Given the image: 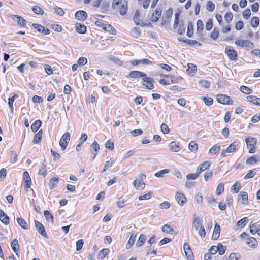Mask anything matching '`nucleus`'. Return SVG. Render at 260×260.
Masks as SVG:
<instances>
[{"mask_svg":"<svg viewBox=\"0 0 260 260\" xmlns=\"http://www.w3.org/2000/svg\"><path fill=\"white\" fill-rule=\"evenodd\" d=\"M239 196H240L242 200V204L244 205H247L248 203L247 193L245 191H242L240 193Z\"/></svg>","mask_w":260,"mask_h":260,"instance_id":"obj_30","label":"nucleus"},{"mask_svg":"<svg viewBox=\"0 0 260 260\" xmlns=\"http://www.w3.org/2000/svg\"><path fill=\"white\" fill-rule=\"evenodd\" d=\"M33 12L38 15H42L44 13L43 10L39 6H35L32 8Z\"/></svg>","mask_w":260,"mask_h":260,"instance_id":"obj_51","label":"nucleus"},{"mask_svg":"<svg viewBox=\"0 0 260 260\" xmlns=\"http://www.w3.org/2000/svg\"><path fill=\"white\" fill-rule=\"evenodd\" d=\"M241 188V185L238 182H235L232 187V191L234 190V192L237 193L239 192V190Z\"/></svg>","mask_w":260,"mask_h":260,"instance_id":"obj_61","label":"nucleus"},{"mask_svg":"<svg viewBox=\"0 0 260 260\" xmlns=\"http://www.w3.org/2000/svg\"><path fill=\"white\" fill-rule=\"evenodd\" d=\"M203 100L204 102H205V104L208 106L212 105V104L213 103V99L210 97H208V98L203 97Z\"/></svg>","mask_w":260,"mask_h":260,"instance_id":"obj_59","label":"nucleus"},{"mask_svg":"<svg viewBox=\"0 0 260 260\" xmlns=\"http://www.w3.org/2000/svg\"><path fill=\"white\" fill-rule=\"evenodd\" d=\"M12 17L13 20L15 19H17V23L19 25H20L21 26L25 27L26 24V22L25 20L22 17L19 16L18 15H13L12 16Z\"/></svg>","mask_w":260,"mask_h":260,"instance_id":"obj_17","label":"nucleus"},{"mask_svg":"<svg viewBox=\"0 0 260 260\" xmlns=\"http://www.w3.org/2000/svg\"><path fill=\"white\" fill-rule=\"evenodd\" d=\"M53 9L54 10V12L56 13L57 14H58L59 16H62L64 13V11L61 8L56 7H54Z\"/></svg>","mask_w":260,"mask_h":260,"instance_id":"obj_63","label":"nucleus"},{"mask_svg":"<svg viewBox=\"0 0 260 260\" xmlns=\"http://www.w3.org/2000/svg\"><path fill=\"white\" fill-rule=\"evenodd\" d=\"M152 194L150 192H148L144 195L140 196L139 197V200L140 201L144 200H148L151 198Z\"/></svg>","mask_w":260,"mask_h":260,"instance_id":"obj_62","label":"nucleus"},{"mask_svg":"<svg viewBox=\"0 0 260 260\" xmlns=\"http://www.w3.org/2000/svg\"><path fill=\"white\" fill-rule=\"evenodd\" d=\"M240 90L241 92L246 94H250L252 92V90L250 88L244 85L240 87Z\"/></svg>","mask_w":260,"mask_h":260,"instance_id":"obj_47","label":"nucleus"},{"mask_svg":"<svg viewBox=\"0 0 260 260\" xmlns=\"http://www.w3.org/2000/svg\"><path fill=\"white\" fill-rule=\"evenodd\" d=\"M193 34V25L192 23L189 22L188 24L187 36L188 37H191Z\"/></svg>","mask_w":260,"mask_h":260,"instance_id":"obj_45","label":"nucleus"},{"mask_svg":"<svg viewBox=\"0 0 260 260\" xmlns=\"http://www.w3.org/2000/svg\"><path fill=\"white\" fill-rule=\"evenodd\" d=\"M75 28L77 32L81 34H84L86 32V26L80 23H76Z\"/></svg>","mask_w":260,"mask_h":260,"instance_id":"obj_18","label":"nucleus"},{"mask_svg":"<svg viewBox=\"0 0 260 260\" xmlns=\"http://www.w3.org/2000/svg\"><path fill=\"white\" fill-rule=\"evenodd\" d=\"M161 230L163 232L170 234H173L174 230L173 227L169 224H166L161 227Z\"/></svg>","mask_w":260,"mask_h":260,"instance_id":"obj_20","label":"nucleus"},{"mask_svg":"<svg viewBox=\"0 0 260 260\" xmlns=\"http://www.w3.org/2000/svg\"><path fill=\"white\" fill-rule=\"evenodd\" d=\"M250 15L251 11L249 9L245 10L243 12V17L246 20H248L250 18Z\"/></svg>","mask_w":260,"mask_h":260,"instance_id":"obj_57","label":"nucleus"},{"mask_svg":"<svg viewBox=\"0 0 260 260\" xmlns=\"http://www.w3.org/2000/svg\"><path fill=\"white\" fill-rule=\"evenodd\" d=\"M202 226L203 219L198 216L194 217L193 221V226L195 230L197 231Z\"/></svg>","mask_w":260,"mask_h":260,"instance_id":"obj_9","label":"nucleus"},{"mask_svg":"<svg viewBox=\"0 0 260 260\" xmlns=\"http://www.w3.org/2000/svg\"><path fill=\"white\" fill-rule=\"evenodd\" d=\"M134 185L137 189L142 190L144 188L145 184L144 183L141 181V180H138L136 179L134 181Z\"/></svg>","mask_w":260,"mask_h":260,"instance_id":"obj_26","label":"nucleus"},{"mask_svg":"<svg viewBox=\"0 0 260 260\" xmlns=\"http://www.w3.org/2000/svg\"><path fill=\"white\" fill-rule=\"evenodd\" d=\"M260 226L257 225L256 223L252 224L250 225V232L252 235L255 234Z\"/></svg>","mask_w":260,"mask_h":260,"instance_id":"obj_43","label":"nucleus"},{"mask_svg":"<svg viewBox=\"0 0 260 260\" xmlns=\"http://www.w3.org/2000/svg\"><path fill=\"white\" fill-rule=\"evenodd\" d=\"M220 149V147L217 145L213 146L209 151V153L211 154H216Z\"/></svg>","mask_w":260,"mask_h":260,"instance_id":"obj_42","label":"nucleus"},{"mask_svg":"<svg viewBox=\"0 0 260 260\" xmlns=\"http://www.w3.org/2000/svg\"><path fill=\"white\" fill-rule=\"evenodd\" d=\"M147 75L145 73L138 71H131L128 75L129 77L131 78H139L141 77L144 78Z\"/></svg>","mask_w":260,"mask_h":260,"instance_id":"obj_7","label":"nucleus"},{"mask_svg":"<svg viewBox=\"0 0 260 260\" xmlns=\"http://www.w3.org/2000/svg\"><path fill=\"white\" fill-rule=\"evenodd\" d=\"M247 244L250 247L254 248L257 245V241L255 238L250 237L247 239Z\"/></svg>","mask_w":260,"mask_h":260,"instance_id":"obj_21","label":"nucleus"},{"mask_svg":"<svg viewBox=\"0 0 260 260\" xmlns=\"http://www.w3.org/2000/svg\"><path fill=\"white\" fill-rule=\"evenodd\" d=\"M247 99L250 102L256 105L260 106V98L254 95H249L247 97Z\"/></svg>","mask_w":260,"mask_h":260,"instance_id":"obj_22","label":"nucleus"},{"mask_svg":"<svg viewBox=\"0 0 260 260\" xmlns=\"http://www.w3.org/2000/svg\"><path fill=\"white\" fill-rule=\"evenodd\" d=\"M83 244H84L83 240H82V239L78 240L76 242V250L77 251L80 250L82 249V247L83 246Z\"/></svg>","mask_w":260,"mask_h":260,"instance_id":"obj_58","label":"nucleus"},{"mask_svg":"<svg viewBox=\"0 0 260 260\" xmlns=\"http://www.w3.org/2000/svg\"><path fill=\"white\" fill-rule=\"evenodd\" d=\"M0 220L6 225H8L9 223V217L2 210H0Z\"/></svg>","mask_w":260,"mask_h":260,"instance_id":"obj_19","label":"nucleus"},{"mask_svg":"<svg viewBox=\"0 0 260 260\" xmlns=\"http://www.w3.org/2000/svg\"><path fill=\"white\" fill-rule=\"evenodd\" d=\"M225 52L231 60H236L237 57V52L234 49H231L230 47H226Z\"/></svg>","mask_w":260,"mask_h":260,"instance_id":"obj_2","label":"nucleus"},{"mask_svg":"<svg viewBox=\"0 0 260 260\" xmlns=\"http://www.w3.org/2000/svg\"><path fill=\"white\" fill-rule=\"evenodd\" d=\"M259 19L257 17H253L251 20V25L253 27H256L259 25Z\"/></svg>","mask_w":260,"mask_h":260,"instance_id":"obj_41","label":"nucleus"},{"mask_svg":"<svg viewBox=\"0 0 260 260\" xmlns=\"http://www.w3.org/2000/svg\"><path fill=\"white\" fill-rule=\"evenodd\" d=\"M32 26L37 29L39 32H42L44 35H48L50 33V30L48 28H46L40 24L34 23L32 24Z\"/></svg>","mask_w":260,"mask_h":260,"instance_id":"obj_11","label":"nucleus"},{"mask_svg":"<svg viewBox=\"0 0 260 260\" xmlns=\"http://www.w3.org/2000/svg\"><path fill=\"white\" fill-rule=\"evenodd\" d=\"M260 160V156L258 155H253L248 158L246 160L247 165H252Z\"/></svg>","mask_w":260,"mask_h":260,"instance_id":"obj_15","label":"nucleus"},{"mask_svg":"<svg viewBox=\"0 0 260 260\" xmlns=\"http://www.w3.org/2000/svg\"><path fill=\"white\" fill-rule=\"evenodd\" d=\"M183 42L186 43L187 44H189L191 46H193L195 45H198L199 46H202V44L199 43L196 40H192L190 39H186L185 41H183Z\"/></svg>","mask_w":260,"mask_h":260,"instance_id":"obj_46","label":"nucleus"},{"mask_svg":"<svg viewBox=\"0 0 260 260\" xmlns=\"http://www.w3.org/2000/svg\"><path fill=\"white\" fill-rule=\"evenodd\" d=\"M170 172L168 169H164L160 171L156 172L155 174V176L158 178H163L165 174L169 173Z\"/></svg>","mask_w":260,"mask_h":260,"instance_id":"obj_35","label":"nucleus"},{"mask_svg":"<svg viewBox=\"0 0 260 260\" xmlns=\"http://www.w3.org/2000/svg\"><path fill=\"white\" fill-rule=\"evenodd\" d=\"M248 222V219L247 217H244L242 218L241 220L238 221L237 223H236V225L237 226L240 227H244L247 223Z\"/></svg>","mask_w":260,"mask_h":260,"instance_id":"obj_37","label":"nucleus"},{"mask_svg":"<svg viewBox=\"0 0 260 260\" xmlns=\"http://www.w3.org/2000/svg\"><path fill=\"white\" fill-rule=\"evenodd\" d=\"M127 2H124L118 7L119 12L121 15H124L126 13L127 10Z\"/></svg>","mask_w":260,"mask_h":260,"instance_id":"obj_28","label":"nucleus"},{"mask_svg":"<svg viewBox=\"0 0 260 260\" xmlns=\"http://www.w3.org/2000/svg\"><path fill=\"white\" fill-rule=\"evenodd\" d=\"M144 83L143 85L145 86L146 88L148 89H152L154 88V85L153 83V79L150 77H144L143 79Z\"/></svg>","mask_w":260,"mask_h":260,"instance_id":"obj_5","label":"nucleus"},{"mask_svg":"<svg viewBox=\"0 0 260 260\" xmlns=\"http://www.w3.org/2000/svg\"><path fill=\"white\" fill-rule=\"evenodd\" d=\"M75 17L79 20L84 21L87 17V14L84 11H78L75 13Z\"/></svg>","mask_w":260,"mask_h":260,"instance_id":"obj_13","label":"nucleus"},{"mask_svg":"<svg viewBox=\"0 0 260 260\" xmlns=\"http://www.w3.org/2000/svg\"><path fill=\"white\" fill-rule=\"evenodd\" d=\"M220 233V225L217 223L215 224L213 235L212 236V239L216 240L219 237Z\"/></svg>","mask_w":260,"mask_h":260,"instance_id":"obj_12","label":"nucleus"},{"mask_svg":"<svg viewBox=\"0 0 260 260\" xmlns=\"http://www.w3.org/2000/svg\"><path fill=\"white\" fill-rule=\"evenodd\" d=\"M104 29L108 32H110L111 34H115L116 30L111 25L106 24L104 25Z\"/></svg>","mask_w":260,"mask_h":260,"instance_id":"obj_38","label":"nucleus"},{"mask_svg":"<svg viewBox=\"0 0 260 260\" xmlns=\"http://www.w3.org/2000/svg\"><path fill=\"white\" fill-rule=\"evenodd\" d=\"M175 198L178 204L181 206L183 205L187 201L186 198L184 194L178 191L176 192Z\"/></svg>","mask_w":260,"mask_h":260,"instance_id":"obj_3","label":"nucleus"},{"mask_svg":"<svg viewBox=\"0 0 260 260\" xmlns=\"http://www.w3.org/2000/svg\"><path fill=\"white\" fill-rule=\"evenodd\" d=\"M91 148L94 149V151H95V153H94L93 158H94L96 157V156L98 154V151H99V150L100 149V146L96 141H94L92 143V144L91 145Z\"/></svg>","mask_w":260,"mask_h":260,"instance_id":"obj_39","label":"nucleus"},{"mask_svg":"<svg viewBox=\"0 0 260 260\" xmlns=\"http://www.w3.org/2000/svg\"><path fill=\"white\" fill-rule=\"evenodd\" d=\"M23 179L25 187L26 188H29L31 184V181L29 173L26 171H25L23 173Z\"/></svg>","mask_w":260,"mask_h":260,"instance_id":"obj_10","label":"nucleus"},{"mask_svg":"<svg viewBox=\"0 0 260 260\" xmlns=\"http://www.w3.org/2000/svg\"><path fill=\"white\" fill-rule=\"evenodd\" d=\"M122 3V0H113L112 7L114 9H118V7Z\"/></svg>","mask_w":260,"mask_h":260,"instance_id":"obj_55","label":"nucleus"},{"mask_svg":"<svg viewBox=\"0 0 260 260\" xmlns=\"http://www.w3.org/2000/svg\"><path fill=\"white\" fill-rule=\"evenodd\" d=\"M141 30L139 27H134L132 29L133 36L135 37H138L140 35Z\"/></svg>","mask_w":260,"mask_h":260,"instance_id":"obj_50","label":"nucleus"},{"mask_svg":"<svg viewBox=\"0 0 260 260\" xmlns=\"http://www.w3.org/2000/svg\"><path fill=\"white\" fill-rule=\"evenodd\" d=\"M16 220L18 224L23 229H27L28 226L25 220L21 217H17Z\"/></svg>","mask_w":260,"mask_h":260,"instance_id":"obj_24","label":"nucleus"},{"mask_svg":"<svg viewBox=\"0 0 260 260\" xmlns=\"http://www.w3.org/2000/svg\"><path fill=\"white\" fill-rule=\"evenodd\" d=\"M11 246L13 251L16 253L17 256H19V245L18 241L16 239H14L11 242Z\"/></svg>","mask_w":260,"mask_h":260,"instance_id":"obj_6","label":"nucleus"},{"mask_svg":"<svg viewBox=\"0 0 260 260\" xmlns=\"http://www.w3.org/2000/svg\"><path fill=\"white\" fill-rule=\"evenodd\" d=\"M43 131L42 129H40L39 132L35 135L32 142L34 144H37L40 142L42 137Z\"/></svg>","mask_w":260,"mask_h":260,"instance_id":"obj_23","label":"nucleus"},{"mask_svg":"<svg viewBox=\"0 0 260 260\" xmlns=\"http://www.w3.org/2000/svg\"><path fill=\"white\" fill-rule=\"evenodd\" d=\"M211 164L209 161H205L201 163L197 168V172L198 174H200L203 171L208 169Z\"/></svg>","mask_w":260,"mask_h":260,"instance_id":"obj_8","label":"nucleus"},{"mask_svg":"<svg viewBox=\"0 0 260 260\" xmlns=\"http://www.w3.org/2000/svg\"><path fill=\"white\" fill-rule=\"evenodd\" d=\"M237 145L236 143L234 142L230 144L229 147L226 148V150L228 153H232L234 152L236 149Z\"/></svg>","mask_w":260,"mask_h":260,"instance_id":"obj_44","label":"nucleus"},{"mask_svg":"<svg viewBox=\"0 0 260 260\" xmlns=\"http://www.w3.org/2000/svg\"><path fill=\"white\" fill-rule=\"evenodd\" d=\"M224 185L223 183H220L218 185L216 190V193L217 195H220L222 192L224 191Z\"/></svg>","mask_w":260,"mask_h":260,"instance_id":"obj_49","label":"nucleus"},{"mask_svg":"<svg viewBox=\"0 0 260 260\" xmlns=\"http://www.w3.org/2000/svg\"><path fill=\"white\" fill-rule=\"evenodd\" d=\"M195 200L197 204H201L203 202V196L200 193H197L195 196Z\"/></svg>","mask_w":260,"mask_h":260,"instance_id":"obj_64","label":"nucleus"},{"mask_svg":"<svg viewBox=\"0 0 260 260\" xmlns=\"http://www.w3.org/2000/svg\"><path fill=\"white\" fill-rule=\"evenodd\" d=\"M58 180V177H53L50 179L49 186L50 189H53L57 186Z\"/></svg>","mask_w":260,"mask_h":260,"instance_id":"obj_29","label":"nucleus"},{"mask_svg":"<svg viewBox=\"0 0 260 260\" xmlns=\"http://www.w3.org/2000/svg\"><path fill=\"white\" fill-rule=\"evenodd\" d=\"M46 165L44 163H42L40 168L39 170L38 174L40 175H43L44 177L47 175V171L46 169Z\"/></svg>","mask_w":260,"mask_h":260,"instance_id":"obj_33","label":"nucleus"},{"mask_svg":"<svg viewBox=\"0 0 260 260\" xmlns=\"http://www.w3.org/2000/svg\"><path fill=\"white\" fill-rule=\"evenodd\" d=\"M219 35V30L216 28H214L212 32H211L210 35V37L211 38H212L213 40H216L218 38V36Z\"/></svg>","mask_w":260,"mask_h":260,"instance_id":"obj_56","label":"nucleus"},{"mask_svg":"<svg viewBox=\"0 0 260 260\" xmlns=\"http://www.w3.org/2000/svg\"><path fill=\"white\" fill-rule=\"evenodd\" d=\"M109 250L108 249H103L102 250H100L98 255V258L99 259H103L105 258L106 255L108 254Z\"/></svg>","mask_w":260,"mask_h":260,"instance_id":"obj_31","label":"nucleus"},{"mask_svg":"<svg viewBox=\"0 0 260 260\" xmlns=\"http://www.w3.org/2000/svg\"><path fill=\"white\" fill-rule=\"evenodd\" d=\"M245 142L248 147H254L257 144V140L254 137H248L245 139Z\"/></svg>","mask_w":260,"mask_h":260,"instance_id":"obj_16","label":"nucleus"},{"mask_svg":"<svg viewBox=\"0 0 260 260\" xmlns=\"http://www.w3.org/2000/svg\"><path fill=\"white\" fill-rule=\"evenodd\" d=\"M170 149L173 152H178L180 150V147L177 143L175 141L171 142L169 144Z\"/></svg>","mask_w":260,"mask_h":260,"instance_id":"obj_25","label":"nucleus"},{"mask_svg":"<svg viewBox=\"0 0 260 260\" xmlns=\"http://www.w3.org/2000/svg\"><path fill=\"white\" fill-rule=\"evenodd\" d=\"M217 101L218 102L224 105H231L232 104L231 98L225 94H218L217 96Z\"/></svg>","mask_w":260,"mask_h":260,"instance_id":"obj_1","label":"nucleus"},{"mask_svg":"<svg viewBox=\"0 0 260 260\" xmlns=\"http://www.w3.org/2000/svg\"><path fill=\"white\" fill-rule=\"evenodd\" d=\"M199 175L200 174H198L197 173V172L196 171V173H191V174H187L186 176V178L188 180H194L199 177Z\"/></svg>","mask_w":260,"mask_h":260,"instance_id":"obj_52","label":"nucleus"},{"mask_svg":"<svg viewBox=\"0 0 260 260\" xmlns=\"http://www.w3.org/2000/svg\"><path fill=\"white\" fill-rule=\"evenodd\" d=\"M217 248H218V252L220 255H223L225 253L226 247L224 246L221 243H219Z\"/></svg>","mask_w":260,"mask_h":260,"instance_id":"obj_48","label":"nucleus"},{"mask_svg":"<svg viewBox=\"0 0 260 260\" xmlns=\"http://www.w3.org/2000/svg\"><path fill=\"white\" fill-rule=\"evenodd\" d=\"M232 19H233L232 13L230 12H226L224 15L225 21L227 23H229L232 21Z\"/></svg>","mask_w":260,"mask_h":260,"instance_id":"obj_53","label":"nucleus"},{"mask_svg":"<svg viewBox=\"0 0 260 260\" xmlns=\"http://www.w3.org/2000/svg\"><path fill=\"white\" fill-rule=\"evenodd\" d=\"M136 239V235L132 234L126 245V248L129 249L134 244Z\"/></svg>","mask_w":260,"mask_h":260,"instance_id":"obj_36","label":"nucleus"},{"mask_svg":"<svg viewBox=\"0 0 260 260\" xmlns=\"http://www.w3.org/2000/svg\"><path fill=\"white\" fill-rule=\"evenodd\" d=\"M35 227L39 233L43 237H47V233L46 232L44 225L40 222L35 220Z\"/></svg>","mask_w":260,"mask_h":260,"instance_id":"obj_4","label":"nucleus"},{"mask_svg":"<svg viewBox=\"0 0 260 260\" xmlns=\"http://www.w3.org/2000/svg\"><path fill=\"white\" fill-rule=\"evenodd\" d=\"M146 241V236L144 234H141L139 239L138 240L136 243V246L139 247L142 246L145 243Z\"/></svg>","mask_w":260,"mask_h":260,"instance_id":"obj_32","label":"nucleus"},{"mask_svg":"<svg viewBox=\"0 0 260 260\" xmlns=\"http://www.w3.org/2000/svg\"><path fill=\"white\" fill-rule=\"evenodd\" d=\"M161 9L157 8L152 14L151 21L154 22H157L161 16Z\"/></svg>","mask_w":260,"mask_h":260,"instance_id":"obj_14","label":"nucleus"},{"mask_svg":"<svg viewBox=\"0 0 260 260\" xmlns=\"http://www.w3.org/2000/svg\"><path fill=\"white\" fill-rule=\"evenodd\" d=\"M189 149L192 152H196L198 149V145L194 141H191L188 145Z\"/></svg>","mask_w":260,"mask_h":260,"instance_id":"obj_34","label":"nucleus"},{"mask_svg":"<svg viewBox=\"0 0 260 260\" xmlns=\"http://www.w3.org/2000/svg\"><path fill=\"white\" fill-rule=\"evenodd\" d=\"M241 257V255L238 253H232L229 256L230 260H238Z\"/></svg>","mask_w":260,"mask_h":260,"instance_id":"obj_60","label":"nucleus"},{"mask_svg":"<svg viewBox=\"0 0 260 260\" xmlns=\"http://www.w3.org/2000/svg\"><path fill=\"white\" fill-rule=\"evenodd\" d=\"M42 124V122L40 120H36L31 125V128L34 132H36L40 127Z\"/></svg>","mask_w":260,"mask_h":260,"instance_id":"obj_27","label":"nucleus"},{"mask_svg":"<svg viewBox=\"0 0 260 260\" xmlns=\"http://www.w3.org/2000/svg\"><path fill=\"white\" fill-rule=\"evenodd\" d=\"M196 71L197 68L196 66H194L193 64H188L187 70L188 74H191L192 76Z\"/></svg>","mask_w":260,"mask_h":260,"instance_id":"obj_40","label":"nucleus"},{"mask_svg":"<svg viewBox=\"0 0 260 260\" xmlns=\"http://www.w3.org/2000/svg\"><path fill=\"white\" fill-rule=\"evenodd\" d=\"M44 215L45 217L46 218V219L47 220H48V221L50 220L51 221V222H53V217L48 210H45L44 211Z\"/></svg>","mask_w":260,"mask_h":260,"instance_id":"obj_54","label":"nucleus"}]
</instances>
